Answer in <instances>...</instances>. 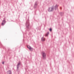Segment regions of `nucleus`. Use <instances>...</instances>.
<instances>
[{"label": "nucleus", "mask_w": 74, "mask_h": 74, "mask_svg": "<svg viewBox=\"0 0 74 74\" xmlns=\"http://www.w3.org/2000/svg\"><path fill=\"white\" fill-rule=\"evenodd\" d=\"M38 5V3H37V2L36 1L35 2V4L34 5V8H36V7H37V5Z\"/></svg>", "instance_id": "423d86ee"}, {"label": "nucleus", "mask_w": 74, "mask_h": 74, "mask_svg": "<svg viewBox=\"0 0 74 74\" xmlns=\"http://www.w3.org/2000/svg\"><path fill=\"white\" fill-rule=\"evenodd\" d=\"M60 10H62V8L61 7H60Z\"/></svg>", "instance_id": "2eb2a0df"}, {"label": "nucleus", "mask_w": 74, "mask_h": 74, "mask_svg": "<svg viewBox=\"0 0 74 74\" xmlns=\"http://www.w3.org/2000/svg\"><path fill=\"white\" fill-rule=\"evenodd\" d=\"M7 74H12V73H11V70H9V71L7 72Z\"/></svg>", "instance_id": "6e6552de"}, {"label": "nucleus", "mask_w": 74, "mask_h": 74, "mask_svg": "<svg viewBox=\"0 0 74 74\" xmlns=\"http://www.w3.org/2000/svg\"><path fill=\"white\" fill-rule=\"evenodd\" d=\"M49 31H50V32H51V31H52V29L50 28L49 29Z\"/></svg>", "instance_id": "ddd939ff"}, {"label": "nucleus", "mask_w": 74, "mask_h": 74, "mask_svg": "<svg viewBox=\"0 0 74 74\" xmlns=\"http://www.w3.org/2000/svg\"><path fill=\"white\" fill-rule=\"evenodd\" d=\"M58 6H59V5H58L57 4H56L55 5V9L56 10H57V9H58Z\"/></svg>", "instance_id": "0eeeda50"}, {"label": "nucleus", "mask_w": 74, "mask_h": 74, "mask_svg": "<svg viewBox=\"0 0 74 74\" xmlns=\"http://www.w3.org/2000/svg\"><path fill=\"white\" fill-rule=\"evenodd\" d=\"M5 18H4L3 21H2L1 25L3 26H4V25H5Z\"/></svg>", "instance_id": "20e7f679"}, {"label": "nucleus", "mask_w": 74, "mask_h": 74, "mask_svg": "<svg viewBox=\"0 0 74 74\" xmlns=\"http://www.w3.org/2000/svg\"><path fill=\"white\" fill-rule=\"evenodd\" d=\"M42 55V57L43 59H46V54L43 51L41 53Z\"/></svg>", "instance_id": "f03ea898"}, {"label": "nucleus", "mask_w": 74, "mask_h": 74, "mask_svg": "<svg viewBox=\"0 0 74 74\" xmlns=\"http://www.w3.org/2000/svg\"><path fill=\"white\" fill-rule=\"evenodd\" d=\"M49 32H48L46 34H45V36H48V34H49Z\"/></svg>", "instance_id": "9b49d317"}, {"label": "nucleus", "mask_w": 74, "mask_h": 74, "mask_svg": "<svg viewBox=\"0 0 74 74\" xmlns=\"http://www.w3.org/2000/svg\"><path fill=\"white\" fill-rule=\"evenodd\" d=\"M27 47L29 49V50L31 51H33V48H32L30 46L27 45Z\"/></svg>", "instance_id": "39448f33"}, {"label": "nucleus", "mask_w": 74, "mask_h": 74, "mask_svg": "<svg viewBox=\"0 0 74 74\" xmlns=\"http://www.w3.org/2000/svg\"><path fill=\"white\" fill-rule=\"evenodd\" d=\"M26 26L27 27V30H29L31 28V26H30L29 22L28 21L26 22Z\"/></svg>", "instance_id": "f257e3e1"}, {"label": "nucleus", "mask_w": 74, "mask_h": 74, "mask_svg": "<svg viewBox=\"0 0 74 74\" xmlns=\"http://www.w3.org/2000/svg\"><path fill=\"white\" fill-rule=\"evenodd\" d=\"M45 38H44V37H42L41 38V40L42 41H45Z\"/></svg>", "instance_id": "9d476101"}, {"label": "nucleus", "mask_w": 74, "mask_h": 74, "mask_svg": "<svg viewBox=\"0 0 74 74\" xmlns=\"http://www.w3.org/2000/svg\"><path fill=\"white\" fill-rule=\"evenodd\" d=\"M53 7H54V6H52V7L49 8L48 11H49V12H52V11H53L54 10Z\"/></svg>", "instance_id": "7ed1b4c3"}, {"label": "nucleus", "mask_w": 74, "mask_h": 74, "mask_svg": "<svg viewBox=\"0 0 74 74\" xmlns=\"http://www.w3.org/2000/svg\"><path fill=\"white\" fill-rule=\"evenodd\" d=\"M21 65V63H19L18 64H17V70L18 71V68H19V65Z\"/></svg>", "instance_id": "1a4fd4ad"}, {"label": "nucleus", "mask_w": 74, "mask_h": 74, "mask_svg": "<svg viewBox=\"0 0 74 74\" xmlns=\"http://www.w3.org/2000/svg\"><path fill=\"white\" fill-rule=\"evenodd\" d=\"M2 64H4V62H2Z\"/></svg>", "instance_id": "4468645a"}, {"label": "nucleus", "mask_w": 74, "mask_h": 74, "mask_svg": "<svg viewBox=\"0 0 74 74\" xmlns=\"http://www.w3.org/2000/svg\"><path fill=\"white\" fill-rule=\"evenodd\" d=\"M60 14L61 15H63V13L60 12Z\"/></svg>", "instance_id": "f8f14e48"}]
</instances>
